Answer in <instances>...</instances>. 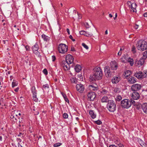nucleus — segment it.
I'll return each instance as SVG.
<instances>
[{"instance_id":"1","label":"nucleus","mask_w":147,"mask_h":147,"mask_svg":"<svg viewBox=\"0 0 147 147\" xmlns=\"http://www.w3.org/2000/svg\"><path fill=\"white\" fill-rule=\"evenodd\" d=\"M103 75L102 70L100 67L95 68L94 74L91 75L89 78V81L92 82L96 80L101 79Z\"/></svg>"},{"instance_id":"2","label":"nucleus","mask_w":147,"mask_h":147,"mask_svg":"<svg viewBox=\"0 0 147 147\" xmlns=\"http://www.w3.org/2000/svg\"><path fill=\"white\" fill-rule=\"evenodd\" d=\"M136 47L138 50L141 51H143L147 49V42L140 40L136 44Z\"/></svg>"},{"instance_id":"3","label":"nucleus","mask_w":147,"mask_h":147,"mask_svg":"<svg viewBox=\"0 0 147 147\" xmlns=\"http://www.w3.org/2000/svg\"><path fill=\"white\" fill-rule=\"evenodd\" d=\"M18 112L17 111L15 110L12 111L10 117L12 119V121H14V123L18 124L21 121L20 120L19 118L18 117Z\"/></svg>"},{"instance_id":"4","label":"nucleus","mask_w":147,"mask_h":147,"mask_svg":"<svg viewBox=\"0 0 147 147\" xmlns=\"http://www.w3.org/2000/svg\"><path fill=\"white\" fill-rule=\"evenodd\" d=\"M116 104L114 101L110 100L108 102L107 107L110 112H113L116 110Z\"/></svg>"},{"instance_id":"5","label":"nucleus","mask_w":147,"mask_h":147,"mask_svg":"<svg viewBox=\"0 0 147 147\" xmlns=\"http://www.w3.org/2000/svg\"><path fill=\"white\" fill-rule=\"evenodd\" d=\"M127 5L131 12H136V8L137 7V5L135 3H131L130 1H128L127 3Z\"/></svg>"},{"instance_id":"6","label":"nucleus","mask_w":147,"mask_h":147,"mask_svg":"<svg viewBox=\"0 0 147 147\" xmlns=\"http://www.w3.org/2000/svg\"><path fill=\"white\" fill-rule=\"evenodd\" d=\"M91 28L88 29L86 31L87 35L86 36H92L93 35V34L94 32H96L97 30L96 28L94 27L93 25H92L91 24Z\"/></svg>"},{"instance_id":"7","label":"nucleus","mask_w":147,"mask_h":147,"mask_svg":"<svg viewBox=\"0 0 147 147\" xmlns=\"http://www.w3.org/2000/svg\"><path fill=\"white\" fill-rule=\"evenodd\" d=\"M121 105L124 108L128 109L131 105V102H130V100L125 99L121 101Z\"/></svg>"},{"instance_id":"8","label":"nucleus","mask_w":147,"mask_h":147,"mask_svg":"<svg viewBox=\"0 0 147 147\" xmlns=\"http://www.w3.org/2000/svg\"><path fill=\"white\" fill-rule=\"evenodd\" d=\"M68 50V47L65 44L61 43L58 47V50L59 53L64 54Z\"/></svg>"},{"instance_id":"9","label":"nucleus","mask_w":147,"mask_h":147,"mask_svg":"<svg viewBox=\"0 0 147 147\" xmlns=\"http://www.w3.org/2000/svg\"><path fill=\"white\" fill-rule=\"evenodd\" d=\"M134 76L138 79L146 78L147 77V71H146L144 74L141 71H136Z\"/></svg>"},{"instance_id":"10","label":"nucleus","mask_w":147,"mask_h":147,"mask_svg":"<svg viewBox=\"0 0 147 147\" xmlns=\"http://www.w3.org/2000/svg\"><path fill=\"white\" fill-rule=\"evenodd\" d=\"M142 87L141 84H133L131 87V89L134 91L137 92L140 90Z\"/></svg>"},{"instance_id":"11","label":"nucleus","mask_w":147,"mask_h":147,"mask_svg":"<svg viewBox=\"0 0 147 147\" xmlns=\"http://www.w3.org/2000/svg\"><path fill=\"white\" fill-rule=\"evenodd\" d=\"M74 58L73 57L69 54L67 55L66 57V62L69 64H71L73 62Z\"/></svg>"},{"instance_id":"12","label":"nucleus","mask_w":147,"mask_h":147,"mask_svg":"<svg viewBox=\"0 0 147 147\" xmlns=\"http://www.w3.org/2000/svg\"><path fill=\"white\" fill-rule=\"evenodd\" d=\"M105 72L106 77L109 78L111 76V73L109 66H106L105 67Z\"/></svg>"},{"instance_id":"13","label":"nucleus","mask_w":147,"mask_h":147,"mask_svg":"<svg viewBox=\"0 0 147 147\" xmlns=\"http://www.w3.org/2000/svg\"><path fill=\"white\" fill-rule=\"evenodd\" d=\"M110 64L111 69L116 70L117 69L118 64L116 61H112L110 63Z\"/></svg>"},{"instance_id":"14","label":"nucleus","mask_w":147,"mask_h":147,"mask_svg":"<svg viewBox=\"0 0 147 147\" xmlns=\"http://www.w3.org/2000/svg\"><path fill=\"white\" fill-rule=\"evenodd\" d=\"M69 64L68 63L65 61H63L61 63L62 65L65 70H68L70 68Z\"/></svg>"},{"instance_id":"15","label":"nucleus","mask_w":147,"mask_h":147,"mask_svg":"<svg viewBox=\"0 0 147 147\" xmlns=\"http://www.w3.org/2000/svg\"><path fill=\"white\" fill-rule=\"evenodd\" d=\"M77 90L80 92H82L84 90V88L83 84H77L76 86Z\"/></svg>"},{"instance_id":"16","label":"nucleus","mask_w":147,"mask_h":147,"mask_svg":"<svg viewBox=\"0 0 147 147\" xmlns=\"http://www.w3.org/2000/svg\"><path fill=\"white\" fill-rule=\"evenodd\" d=\"M88 99H89L90 100H93L96 97L95 93L94 92H90L88 95Z\"/></svg>"},{"instance_id":"17","label":"nucleus","mask_w":147,"mask_h":147,"mask_svg":"<svg viewBox=\"0 0 147 147\" xmlns=\"http://www.w3.org/2000/svg\"><path fill=\"white\" fill-rule=\"evenodd\" d=\"M38 46L37 45H34L32 47V50L34 53L36 55L39 56L40 55L39 52L38 51Z\"/></svg>"},{"instance_id":"18","label":"nucleus","mask_w":147,"mask_h":147,"mask_svg":"<svg viewBox=\"0 0 147 147\" xmlns=\"http://www.w3.org/2000/svg\"><path fill=\"white\" fill-rule=\"evenodd\" d=\"M131 97L134 100H137L140 97V95L138 92L134 91L132 94Z\"/></svg>"},{"instance_id":"19","label":"nucleus","mask_w":147,"mask_h":147,"mask_svg":"<svg viewBox=\"0 0 147 147\" xmlns=\"http://www.w3.org/2000/svg\"><path fill=\"white\" fill-rule=\"evenodd\" d=\"M120 80V78L119 76L115 77L113 78L112 82L113 84L117 83Z\"/></svg>"},{"instance_id":"20","label":"nucleus","mask_w":147,"mask_h":147,"mask_svg":"<svg viewBox=\"0 0 147 147\" xmlns=\"http://www.w3.org/2000/svg\"><path fill=\"white\" fill-rule=\"evenodd\" d=\"M128 81L130 84H134L136 82V79L134 77H131L128 78Z\"/></svg>"},{"instance_id":"21","label":"nucleus","mask_w":147,"mask_h":147,"mask_svg":"<svg viewBox=\"0 0 147 147\" xmlns=\"http://www.w3.org/2000/svg\"><path fill=\"white\" fill-rule=\"evenodd\" d=\"M142 108L144 112L147 114V103H145L142 105Z\"/></svg>"},{"instance_id":"22","label":"nucleus","mask_w":147,"mask_h":147,"mask_svg":"<svg viewBox=\"0 0 147 147\" xmlns=\"http://www.w3.org/2000/svg\"><path fill=\"white\" fill-rule=\"evenodd\" d=\"M131 74V71L129 70L125 71L123 74V75L125 77H128Z\"/></svg>"},{"instance_id":"23","label":"nucleus","mask_w":147,"mask_h":147,"mask_svg":"<svg viewBox=\"0 0 147 147\" xmlns=\"http://www.w3.org/2000/svg\"><path fill=\"white\" fill-rule=\"evenodd\" d=\"M75 69L76 72H78L81 70V67L80 65H77L75 67Z\"/></svg>"},{"instance_id":"24","label":"nucleus","mask_w":147,"mask_h":147,"mask_svg":"<svg viewBox=\"0 0 147 147\" xmlns=\"http://www.w3.org/2000/svg\"><path fill=\"white\" fill-rule=\"evenodd\" d=\"M138 141L142 147H146V144L141 140H139Z\"/></svg>"},{"instance_id":"25","label":"nucleus","mask_w":147,"mask_h":147,"mask_svg":"<svg viewBox=\"0 0 147 147\" xmlns=\"http://www.w3.org/2000/svg\"><path fill=\"white\" fill-rule=\"evenodd\" d=\"M90 24L92 25H93L91 22H88L86 23V24H85V26L86 28L88 29L91 28V25Z\"/></svg>"},{"instance_id":"26","label":"nucleus","mask_w":147,"mask_h":147,"mask_svg":"<svg viewBox=\"0 0 147 147\" xmlns=\"http://www.w3.org/2000/svg\"><path fill=\"white\" fill-rule=\"evenodd\" d=\"M89 114L91 117L93 119H94L96 117V115L94 114V113L93 111L90 110L89 111Z\"/></svg>"},{"instance_id":"27","label":"nucleus","mask_w":147,"mask_h":147,"mask_svg":"<svg viewBox=\"0 0 147 147\" xmlns=\"http://www.w3.org/2000/svg\"><path fill=\"white\" fill-rule=\"evenodd\" d=\"M42 37L43 38L44 40L45 41H47L49 40L50 38L48 36H46L45 34L42 35Z\"/></svg>"},{"instance_id":"28","label":"nucleus","mask_w":147,"mask_h":147,"mask_svg":"<svg viewBox=\"0 0 147 147\" xmlns=\"http://www.w3.org/2000/svg\"><path fill=\"white\" fill-rule=\"evenodd\" d=\"M89 87L90 89L92 90H97V86H94L93 85H89Z\"/></svg>"},{"instance_id":"29","label":"nucleus","mask_w":147,"mask_h":147,"mask_svg":"<svg viewBox=\"0 0 147 147\" xmlns=\"http://www.w3.org/2000/svg\"><path fill=\"white\" fill-rule=\"evenodd\" d=\"M61 94L62 95L64 98L65 99V100L66 102H69V101L68 98H67L66 95L65 94H63V92H61Z\"/></svg>"},{"instance_id":"30","label":"nucleus","mask_w":147,"mask_h":147,"mask_svg":"<svg viewBox=\"0 0 147 147\" xmlns=\"http://www.w3.org/2000/svg\"><path fill=\"white\" fill-rule=\"evenodd\" d=\"M108 100V98L107 96H104L101 99V101L102 102H106Z\"/></svg>"},{"instance_id":"31","label":"nucleus","mask_w":147,"mask_h":147,"mask_svg":"<svg viewBox=\"0 0 147 147\" xmlns=\"http://www.w3.org/2000/svg\"><path fill=\"white\" fill-rule=\"evenodd\" d=\"M127 62L129 63L131 66H132L134 64V61L132 59H129Z\"/></svg>"},{"instance_id":"32","label":"nucleus","mask_w":147,"mask_h":147,"mask_svg":"<svg viewBox=\"0 0 147 147\" xmlns=\"http://www.w3.org/2000/svg\"><path fill=\"white\" fill-rule=\"evenodd\" d=\"M145 59H144L143 58L140 59L139 61H138V64H140L141 65H142L144 63V60Z\"/></svg>"},{"instance_id":"33","label":"nucleus","mask_w":147,"mask_h":147,"mask_svg":"<svg viewBox=\"0 0 147 147\" xmlns=\"http://www.w3.org/2000/svg\"><path fill=\"white\" fill-rule=\"evenodd\" d=\"M80 34L82 35H84L85 36H86L87 35L86 31L84 30H81L80 32Z\"/></svg>"},{"instance_id":"34","label":"nucleus","mask_w":147,"mask_h":147,"mask_svg":"<svg viewBox=\"0 0 147 147\" xmlns=\"http://www.w3.org/2000/svg\"><path fill=\"white\" fill-rule=\"evenodd\" d=\"M71 81L72 83H74L75 84H76L77 82V81L76 79V78H72L71 79Z\"/></svg>"},{"instance_id":"35","label":"nucleus","mask_w":147,"mask_h":147,"mask_svg":"<svg viewBox=\"0 0 147 147\" xmlns=\"http://www.w3.org/2000/svg\"><path fill=\"white\" fill-rule=\"evenodd\" d=\"M147 57V51H145L144 52L143 54L142 58L144 59H145Z\"/></svg>"},{"instance_id":"36","label":"nucleus","mask_w":147,"mask_h":147,"mask_svg":"<svg viewBox=\"0 0 147 147\" xmlns=\"http://www.w3.org/2000/svg\"><path fill=\"white\" fill-rule=\"evenodd\" d=\"M121 61L123 63H126L127 60L125 58L123 57L121 58Z\"/></svg>"},{"instance_id":"37","label":"nucleus","mask_w":147,"mask_h":147,"mask_svg":"<svg viewBox=\"0 0 147 147\" xmlns=\"http://www.w3.org/2000/svg\"><path fill=\"white\" fill-rule=\"evenodd\" d=\"M131 51L133 53H136V48L135 47L134 45L132 46Z\"/></svg>"},{"instance_id":"38","label":"nucleus","mask_w":147,"mask_h":147,"mask_svg":"<svg viewBox=\"0 0 147 147\" xmlns=\"http://www.w3.org/2000/svg\"><path fill=\"white\" fill-rule=\"evenodd\" d=\"M62 144V143H58L56 144H54L53 146L54 147H58L61 146Z\"/></svg>"},{"instance_id":"39","label":"nucleus","mask_w":147,"mask_h":147,"mask_svg":"<svg viewBox=\"0 0 147 147\" xmlns=\"http://www.w3.org/2000/svg\"><path fill=\"white\" fill-rule=\"evenodd\" d=\"M82 46L86 49L87 50L88 49V47L84 43H82Z\"/></svg>"},{"instance_id":"40","label":"nucleus","mask_w":147,"mask_h":147,"mask_svg":"<svg viewBox=\"0 0 147 147\" xmlns=\"http://www.w3.org/2000/svg\"><path fill=\"white\" fill-rule=\"evenodd\" d=\"M24 135V134L22 133H20L17 136L18 138L20 137L21 138H22Z\"/></svg>"},{"instance_id":"41","label":"nucleus","mask_w":147,"mask_h":147,"mask_svg":"<svg viewBox=\"0 0 147 147\" xmlns=\"http://www.w3.org/2000/svg\"><path fill=\"white\" fill-rule=\"evenodd\" d=\"M24 46L23 45H22L20 46V48L19 49H20V51H22L23 49H24Z\"/></svg>"},{"instance_id":"42","label":"nucleus","mask_w":147,"mask_h":147,"mask_svg":"<svg viewBox=\"0 0 147 147\" xmlns=\"http://www.w3.org/2000/svg\"><path fill=\"white\" fill-rule=\"evenodd\" d=\"M18 85V83H16L15 82H13L12 83V87L13 88L15 86H17Z\"/></svg>"},{"instance_id":"43","label":"nucleus","mask_w":147,"mask_h":147,"mask_svg":"<svg viewBox=\"0 0 147 147\" xmlns=\"http://www.w3.org/2000/svg\"><path fill=\"white\" fill-rule=\"evenodd\" d=\"M17 140H18V143H19V144H21V143H22V146H23V142H21V140L20 139V138H18V139H17Z\"/></svg>"},{"instance_id":"44","label":"nucleus","mask_w":147,"mask_h":147,"mask_svg":"<svg viewBox=\"0 0 147 147\" xmlns=\"http://www.w3.org/2000/svg\"><path fill=\"white\" fill-rule=\"evenodd\" d=\"M43 87L45 89H46L49 88V86L48 84L44 85H43Z\"/></svg>"},{"instance_id":"45","label":"nucleus","mask_w":147,"mask_h":147,"mask_svg":"<svg viewBox=\"0 0 147 147\" xmlns=\"http://www.w3.org/2000/svg\"><path fill=\"white\" fill-rule=\"evenodd\" d=\"M63 117L65 119H67L68 118V115L66 113H65L63 115Z\"/></svg>"},{"instance_id":"46","label":"nucleus","mask_w":147,"mask_h":147,"mask_svg":"<svg viewBox=\"0 0 147 147\" xmlns=\"http://www.w3.org/2000/svg\"><path fill=\"white\" fill-rule=\"evenodd\" d=\"M95 122L96 124L98 125L101 124L102 123V122L99 120H98L97 121H95Z\"/></svg>"},{"instance_id":"47","label":"nucleus","mask_w":147,"mask_h":147,"mask_svg":"<svg viewBox=\"0 0 147 147\" xmlns=\"http://www.w3.org/2000/svg\"><path fill=\"white\" fill-rule=\"evenodd\" d=\"M117 144L118 146L119 147H124V145L119 142L117 143Z\"/></svg>"},{"instance_id":"48","label":"nucleus","mask_w":147,"mask_h":147,"mask_svg":"<svg viewBox=\"0 0 147 147\" xmlns=\"http://www.w3.org/2000/svg\"><path fill=\"white\" fill-rule=\"evenodd\" d=\"M43 73L45 75H47L48 72L46 69H45L43 71Z\"/></svg>"},{"instance_id":"49","label":"nucleus","mask_w":147,"mask_h":147,"mask_svg":"<svg viewBox=\"0 0 147 147\" xmlns=\"http://www.w3.org/2000/svg\"><path fill=\"white\" fill-rule=\"evenodd\" d=\"M130 102H131V104H132L134 105H135L136 102H135V101L134 100L131 99Z\"/></svg>"},{"instance_id":"50","label":"nucleus","mask_w":147,"mask_h":147,"mask_svg":"<svg viewBox=\"0 0 147 147\" xmlns=\"http://www.w3.org/2000/svg\"><path fill=\"white\" fill-rule=\"evenodd\" d=\"M33 100L35 101V102H37L38 100V99L36 97H33Z\"/></svg>"},{"instance_id":"51","label":"nucleus","mask_w":147,"mask_h":147,"mask_svg":"<svg viewBox=\"0 0 147 147\" xmlns=\"http://www.w3.org/2000/svg\"><path fill=\"white\" fill-rule=\"evenodd\" d=\"M114 91L115 92H119V89L117 88H115L114 89Z\"/></svg>"},{"instance_id":"52","label":"nucleus","mask_w":147,"mask_h":147,"mask_svg":"<svg viewBox=\"0 0 147 147\" xmlns=\"http://www.w3.org/2000/svg\"><path fill=\"white\" fill-rule=\"evenodd\" d=\"M122 99L121 97L120 96H118L117 97V99L118 100H120Z\"/></svg>"},{"instance_id":"53","label":"nucleus","mask_w":147,"mask_h":147,"mask_svg":"<svg viewBox=\"0 0 147 147\" xmlns=\"http://www.w3.org/2000/svg\"><path fill=\"white\" fill-rule=\"evenodd\" d=\"M56 59L55 57V56L53 55L52 56V59L53 61H54L56 60Z\"/></svg>"},{"instance_id":"54","label":"nucleus","mask_w":147,"mask_h":147,"mask_svg":"<svg viewBox=\"0 0 147 147\" xmlns=\"http://www.w3.org/2000/svg\"><path fill=\"white\" fill-rule=\"evenodd\" d=\"M78 19H80L82 17V15L80 14H79L78 13Z\"/></svg>"},{"instance_id":"55","label":"nucleus","mask_w":147,"mask_h":147,"mask_svg":"<svg viewBox=\"0 0 147 147\" xmlns=\"http://www.w3.org/2000/svg\"><path fill=\"white\" fill-rule=\"evenodd\" d=\"M25 48L26 49V50L28 51L29 50V48L28 46H26L25 47Z\"/></svg>"},{"instance_id":"56","label":"nucleus","mask_w":147,"mask_h":147,"mask_svg":"<svg viewBox=\"0 0 147 147\" xmlns=\"http://www.w3.org/2000/svg\"><path fill=\"white\" fill-rule=\"evenodd\" d=\"M139 26L137 24H136L135 26H134V27L135 29H137L138 27Z\"/></svg>"},{"instance_id":"57","label":"nucleus","mask_w":147,"mask_h":147,"mask_svg":"<svg viewBox=\"0 0 147 147\" xmlns=\"http://www.w3.org/2000/svg\"><path fill=\"white\" fill-rule=\"evenodd\" d=\"M71 51H75V50L74 47H71Z\"/></svg>"},{"instance_id":"58","label":"nucleus","mask_w":147,"mask_h":147,"mask_svg":"<svg viewBox=\"0 0 147 147\" xmlns=\"http://www.w3.org/2000/svg\"><path fill=\"white\" fill-rule=\"evenodd\" d=\"M19 90V88L18 87L16 89H15L14 90V91L16 92H18V90Z\"/></svg>"},{"instance_id":"59","label":"nucleus","mask_w":147,"mask_h":147,"mask_svg":"<svg viewBox=\"0 0 147 147\" xmlns=\"http://www.w3.org/2000/svg\"><path fill=\"white\" fill-rule=\"evenodd\" d=\"M121 54H122L121 52L120 51H119V52L118 53L117 55H118L120 56L121 55Z\"/></svg>"},{"instance_id":"60","label":"nucleus","mask_w":147,"mask_h":147,"mask_svg":"<svg viewBox=\"0 0 147 147\" xmlns=\"http://www.w3.org/2000/svg\"><path fill=\"white\" fill-rule=\"evenodd\" d=\"M18 147H23L22 143H21V144L18 143Z\"/></svg>"},{"instance_id":"61","label":"nucleus","mask_w":147,"mask_h":147,"mask_svg":"<svg viewBox=\"0 0 147 147\" xmlns=\"http://www.w3.org/2000/svg\"><path fill=\"white\" fill-rule=\"evenodd\" d=\"M36 93H33V97H36Z\"/></svg>"},{"instance_id":"62","label":"nucleus","mask_w":147,"mask_h":147,"mask_svg":"<svg viewBox=\"0 0 147 147\" xmlns=\"http://www.w3.org/2000/svg\"><path fill=\"white\" fill-rule=\"evenodd\" d=\"M34 115H36L39 113V112L38 111H36L35 112H34Z\"/></svg>"},{"instance_id":"63","label":"nucleus","mask_w":147,"mask_h":147,"mask_svg":"<svg viewBox=\"0 0 147 147\" xmlns=\"http://www.w3.org/2000/svg\"><path fill=\"white\" fill-rule=\"evenodd\" d=\"M144 17H147V13H144Z\"/></svg>"},{"instance_id":"64","label":"nucleus","mask_w":147,"mask_h":147,"mask_svg":"<svg viewBox=\"0 0 147 147\" xmlns=\"http://www.w3.org/2000/svg\"><path fill=\"white\" fill-rule=\"evenodd\" d=\"M109 147H117L114 145H110L109 146Z\"/></svg>"}]
</instances>
